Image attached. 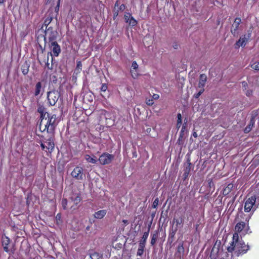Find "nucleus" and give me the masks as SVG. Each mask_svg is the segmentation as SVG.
<instances>
[{"instance_id": "obj_17", "label": "nucleus", "mask_w": 259, "mask_h": 259, "mask_svg": "<svg viewBox=\"0 0 259 259\" xmlns=\"http://www.w3.org/2000/svg\"><path fill=\"white\" fill-rule=\"evenodd\" d=\"M207 80V76L205 74H202L200 75L198 87L200 89H203Z\"/></svg>"}, {"instance_id": "obj_1", "label": "nucleus", "mask_w": 259, "mask_h": 259, "mask_svg": "<svg viewBox=\"0 0 259 259\" xmlns=\"http://www.w3.org/2000/svg\"><path fill=\"white\" fill-rule=\"evenodd\" d=\"M249 227L248 225L243 222L238 223L235 227V233L233 235L232 240L227 246L228 258L232 259L234 255L239 256V254L245 253L249 249V246L245 245L242 238H240L239 233L245 235L248 233Z\"/></svg>"}, {"instance_id": "obj_29", "label": "nucleus", "mask_w": 259, "mask_h": 259, "mask_svg": "<svg viewBox=\"0 0 259 259\" xmlns=\"http://www.w3.org/2000/svg\"><path fill=\"white\" fill-rule=\"evenodd\" d=\"M251 67L255 70H259V62L252 64L251 65Z\"/></svg>"}, {"instance_id": "obj_18", "label": "nucleus", "mask_w": 259, "mask_h": 259, "mask_svg": "<svg viewBox=\"0 0 259 259\" xmlns=\"http://www.w3.org/2000/svg\"><path fill=\"white\" fill-rule=\"evenodd\" d=\"M149 229H148V231L147 232L144 233L142 239L140 242L139 245V246L145 248L146 242L149 235Z\"/></svg>"}, {"instance_id": "obj_51", "label": "nucleus", "mask_w": 259, "mask_h": 259, "mask_svg": "<svg viewBox=\"0 0 259 259\" xmlns=\"http://www.w3.org/2000/svg\"><path fill=\"white\" fill-rule=\"evenodd\" d=\"M12 215H13L14 217L15 216V214L14 212H11V214H10V217L11 218L12 217Z\"/></svg>"}, {"instance_id": "obj_22", "label": "nucleus", "mask_w": 259, "mask_h": 259, "mask_svg": "<svg viewBox=\"0 0 259 259\" xmlns=\"http://www.w3.org/2000/svg\"><path fill=\"white\" fill-rule=\"evenodd\" d=\"M81 197L78 194H74L71 197V200L75 205L78 204L81 201Z\"/></svg>"}, {"instance_id": "obj_26", "label": "nucleus", "mask_w": 259, "mask_h": 259, "mask_svg": "<svg viewBox=\"0 0 259 259\" xmlns=\"http://www.w3.org/2000/svg\"><path fill=\"white\" fill-rule=\"evenodd\" d=\"M90 257L92 259H100L101 255L98 252H94L90 254Z\"/></svg>"}, {"instance_id": "obj_19", "label": "nucleus", "mask_w": 259, "mask_h": 259, "mask_svg": "<svg viewBox=\"0 0 259 259\" xmlns=\"http://www.w3.org/2000/svg\"><path fill=\"white\" fill-rule=\"evenodd\" d=\"M106 213L107 211L106 210H100L95 213L94 217L96 219H101L106 215Z\"/></svg>"}, {"instance_id": "obj_53", "label": "nucleus", "mask_w": 259, "mask_h": 259, "mask_svg": "<svg viewBox=\"0 0 259 259\" xmlns=\"http://www.w3.org/2000/svg\"><path fill=\"white\" fill-rule=\"evenodd\" d=\"M9 259H15L13 256L10 257Z\"/></svg>"}, {"instance_id": "obj_43", "label": "nucleus", "mask_w": 259, "mask_h": 259, "mask_svg": "<svg viewBox=\"0 0 259 259\" xmlns=\"http://www.w3.org/2000/svg\"><path fill=\"white\" fill-rule=\"evenodd\" d=\"M102 114H104L106 119L108 117V113L105 110L102 111Z\"/></svg>"}, {"instance_id": "obj_45", "label": "nucleus", "mask_w": 259, "mask_h": 259, "mask_svg": "<svg viewBox=\"0 0 259 259\" xmlns=\"http://www.w3.org/2000/svg\"><path fill=\"white\" fill-rule=\"evenodd\" d=\"M15 7V4H13L12 3H11L9 6V7H10V8H12V9L14 10V8Z\"/></svg>"}, {"instance_id": "obj_55", "label": "nucleus", "mask_w": 259, "mask_h": 259, "mask_svg": "<svg viewBox=\"0 0 259 259\" xmlns=\"http://www.w3.org/2000/svg\"><path fill=\"white\" fill-rule=\"evenodd\" d=\"M71 208L72 209H75L76 208L75 207H73V206H72L71 207Z\"/></svg>"}, {"instance_id": "obj_49", "label": "nucleus", "mask_w": 259, "mask_h": 259, "mask_svg": "<svg viewBox=\"0 0 259 259\" xmlns=\"http://www.w3.org/2000/svg\"><path fill=\"white\" fill-rule=\"evenodd\" d=\"M193 135L195 138L197 137V133L196 132H194L193 134Z\"/></svg>"}, {"instance_id": "obj_11", "label": "nucleus", "mask_w": 259, "mask_h": 259, "mask_svg": "<svg viewBox=\"0 0 259 259\" xmlns=\"http://www.w3.org/2000/svg\"><path fill=\"white\" fill-rule=\"evenodd\" d=\"M138 65L136 61H134L132 62L131 68V73L133 78H136L139 75Z\"/></svg>"}, {"instance_id": "obj_56", "label": "nucleus", "mask_w": 259, "mask_h": 259, "mask_svg": "<svg viewBox=\"0 0 259 259\" xmlns=\"http://www.w3.org/2000/svg\"><path fill=\"white\" fill-rule=\"evenodd\" d=\"M243 84H244V85H245V84H246V83L245 82H243Z\"/></svg>"}, {"instance_id": "obj_28", "label": "nucleus", "mask_w": 259, "mask_h": 259, "mask_svg": "<svg viewBox=\"0 0 259 259\" xmlns=\"http://www.w3.org/2000/svg\"><path fill=\"white\" fill-rule=\"evenodd\" d=\"M38 112L40 114V119L43 117V115L45 113H48L47 112L45 111V109L43 107H39L37 109Z\"/></svg>"}, {"instance_id": "obj_5", "label": "nucleus", "mask_w": 259, "mask_h": 259, "mask_svg": "<svg viewBox=\"0 0 259 259\" xmlns=\"http://www.w3.org/2000/svg\"><path fill=\"white\" fill-rule=\"evenodd\" d=\"M184 219L183 217H181L179 218H174L172 221V227L171 232L170 234L171 236L173 237L178 229L182 227Z\"/></svg>"}, {"instance_id": "obj_13", "label": "nucleus", "mask_w": 259, "mask_h": 259, "mask_svg": "<svg viewBox=\"0 0 259 259\" xmlns=\"http://www.w3.org/2000/svg\"><path fill=\"white\" fill-rule=\"evenodd\" d=\"M124 19L126 23L133 26L137 24V21L134 18L130 13H125L124 14Z\"/></svg>"}, {"instance_id": "obj_35", "label": "nucleus", "mask_w": 259, "mask_h": 259, "mask_svg": "<svg viewBox=\"0 0 259 259\" xmlns=\"http://www.w3.org/2000/svg\"><path fill=\"white\" fill-rule=\"evenodd\" d=\"M82 68V63L80 61H78L77 62V66L76 70H78L79 72L81 70Z\"/></svg>"}, {"instance_id": "obj_47", "label": "nucleus", "mask_w": 259, "mask_h": 259, "mask_svg": "<svg viewBox=\"0 0 259 259\" xmlns=\"http://www.w3.org/2000/svg\"><path fill=\"white\" fill-rule=\"evenodd\" d=\"M122 222H123L124 224H128V221H127V220H123L122 221Z\"/></svg>"}, {"instance_id": "obj_7", "label": "nucleus", "mask_w": 259, "mask_h": 259, "mask_svg": "<svg viewBox=\"0 0 259 259\" xmlns=\"http://www.w3.org/2000/svg\"><path fill=\"white\" fill-rule=\"evenodd\" d=\"M114 159V155L107 153H103L99 157V161L102 165L110 164Z\"/></svg>"}, {"instance_id": "obj_9", "label": "nucleus", "mask_w": 259, "mask_h": 259, "mask_svg": "<svg viewBox=\"0 0 259 259\" xmlns=\"http://www.w3.org/2000/svg\"><path fill=\"white\" fill-rule=\"evenodd\" d=\"M72 177L78 180L83 179V168L80 166L75 167L71 174Z\"/></svg>"}, {"instance_id": "obj_36", "label": "nucleus", "mask_w": 259, "mask_h": 259, "mask_svg": "<svg viewBox=\"0 0 259 259\" xmlns=\"http://www.w3.org/2000/svg\"><path fill=\"white\" fill-rule=\"evenodd\" d=\"M146 104L149 106H151L153 104L154 102L153 99H147L146 101Z\"/></svg>"}, {"instance_id": "obj_46", "label": "nucleus", "mask_w": 259, "mask_h": 259, "mask_svg": "<svg viewBox=\"0 0 259 259\" xmlns=\"http://www.w3.org/2000/svg\"><path fill=\"white\" fill-rule=\"evenodd\" d=\"M159 97V95L157 94H154L153 96V98L154 99H157Z\"/></svg>"}, {"instance_id": "obj_31", "label": "nucleus", "mask_w": 259, "mask_h": 259, "mask_svg": "<svg viewBox=\"0 0 259 259\" xmlns=\"http://www.w3.org/2000/svg\"><path fill=\"white\" fill-rule=\"evenodd\" d=\"M144 249V247H142L139 246V248L138 249L137 253V255L141 256L143 254Z\"/></svg>"}, {"instance_id": "obj_42", "label": "nucleus", "mask_w": 259, "mask_h": 259, "mask_svg": "<svg viewBox=\"0 0 259 259\" xmlns=\"http://www.w3.org/2000/svg\"><path fill=\"white\" fill-rule=\"evenodd\" d=\"M155 242H156V237H155V236L153 235L151 239V244L152 245H153L155 244Z\"/></svg>"}, {"instance_id": "obj_16", "label": "nucleus", "mask_w": 259, "mask_h": 259, "mask_svg": "<svg viewBox=\"0 0 259 259\" xmlns=\"http://www.w3.org/2000/svg\"><path fill=\"white\" fill-rule=\"evenodd\" d=\"M46 145L47 146V149L48 152L51 153L54 148V143L53 140L52 138H49L46 142H45Z\"/></svg>"}, {"instance_id": "obj_3", "label": "nucleus", "mask_w": 259, "mask_h": 259, "mask_svg": "<svg viewBox=\"0 0 259 259\" xmlns=\"http://www.w3.org/2000/svg\"><path fill=\"white\" fill-rule=\"evenodd\" d=\"M256 197L255 196H252L246 200L244 202V211L246 212H250L251 214L255 210L257 206L255 204Z\"/></svg>"}, {"instance_id": "obj_34", "label": "nucleus", "mask_w": 259, "mask_h": 259, "mask_svg": "<svg viewBox=\"0 0 259 259\" xmlns=\"http://www.w3.org/2000/svg\"><path fill=\"white\" fill-rule=\"evenodd\" d=\"M159 199L158 198H156L154 200L153 204H152V207L154 208H155L157 207L158 204Z\"/></svg>"}, {"instance_id": "obj_15", "label": "nucleus", "mask_w": 259, "mask_h": 259, "mask_svg": "<svg viewBox=\"0 0 259 259\" xmlns=\"http://www.w3.org/2000/svg\"><path fill=\"white\" fill-rule=\"evenodd\" d=\"M184 248L183 246V244L182 243H181L179 244L178 247H177V250L176 253V255H177L178 257L181 258L184 254Z\"/></svg>"}, {"instance_id": "obj_54", "label": "nucleus", "mask_w": 259, "mask_h": 259, "mask_svg": "<svg viewBox=\"0 0 259 259\" xmlns=\"http://www.w3.org/2000/svg\"><path fill=\"white\" fill-rule=\"evenodd\" d=\"M86 229L87 230H90V227L89 226L87 227Z\"/></svg>"}, {"instance_id": "obj_30", "label": "nucleus", "mask_w": 259, "mask_h": 259, "mask_svg": "<svg viewBox=\"0 0 259 259\" xmlns=\"http://www.w3.org/2000/svg\"><path fill=\"white\" fill-rule=\"evenodd\" d=\"M119 7V3H118V2L117 1L115 4V7H114V17H116L118 14V12H119V11L118 10H116V7Z\"/></svg>"}, {"instance_id": "obj_37", "label": "nucleus", "mask_w": 259, "mask_h": 259, "mask_svg": "<svg viewBox=\"0 0 259 259\" xmlns=\"http://www.w3.org/2000/svg\"><path fill=\"white\" fill-rule=\"evenodd\" d=\"M56 220L57 224L59 225L60 222L61 221V214L58 213L56 216Z\"/></svg>"}, {"instance_id": "obj_6", "label": "nucleus", "mask_w": 259, "mask_h": 259, "mask_svg": "<svg viewBox=\"0 0 259 259\" xmlns=\"http://www.w3.org/2000/svg\"><path fill=\"white\" fill-rule=\"evenodd\" d=\"M60 97V93L57 91H50L48 93V100L49 104L54 106Z\"/></svg>"}, {"instance_id": "obj_10", "label": "nucleus", "mask_w": 259, "mask_h": 259, "mask_svg": "<svg viewBox=\"0 0 259 259\" xmlns=\"http://www.w3.org/2000/svg\"><path fill=\"white\" fill-rule=\"evenodd\" d=\"M241 21V20L240 18H236L232 24L231 32L234 36L237 35L238 34V29Z\"/></svg>"}, {"instance_id": "obj_23", "label": "nucleus", "mask_w": 259, "mask_h": 259, "mask_svg": "<svg viewBox=\"0 0 259 259\" xmlns=\"http://www.w3.org/2000/svg\"><path fill=\"white\" fill-rule=\"evenodd\" d=\"M52 19H53L52 16H51L50 15L48 16L46 18V19L44 21V24H43L42 28H43L44 26H45L46 29L48 28V26L50 24V23L51 22V21H52Z\"/></svg>"}, {"instance_id": "obj_4", "label": "nucleus", "mask_w": 259, "mask_h": 259, "mask_svg": "<svg viewBox=\"0 0 259 259\" xmlns=\"http://www.w3.org/2000/svg\"><path fill=\"white\" fill-rule=\"evenodd\" d=\"M252 33V30L251 29L248 30L246 34H242L240 36L239 39L237 41L235 44V48H238L240 47H244L247 43L248 40L251 37Z\"/></svg>"}, {"instance_id": "obj_2", "label": "nucleus", "mask_w": 259, "mask_h": 259, "mask_svg": "<svg viewBox=\"0 0 259 259\" xmlns=\"http://www.w3.org/2000/svg\"><path fill=\"white\" fill-rule=\"evenodd\" d=\"M57 125L56 115L45 113L40 119L39 128L41 132L47 131L52 133Z\"/></svg>"}, {"instance_id": "obj_50", "label": "nucleus", "mask_w": 259, "mask_h": 259, "mask_svg": "<svg viewBox=\"0 0 259 259\" xmlns=\"http://www.w3.org/2000/svg\"><path fill=\"white\" fill-rule=\"evenodd\" d=\"M185 126L184 125H183L182 130H181V132H183L185 130Z\"/></svg>"}, {"instance_id": "obj_8", "label": "nucleus", "mask_w": 259, "mask_h": 259, "mask_svg": "<svg viewBox=\"0 0 259 259\" xmlns=\"http://www.w3.org/2000/svg\"><path fill=\"white\" fill-rule=\"evenodd\" d=\"M2 244L4 247V249L6 252H11L13 254L14 253L15 249L14 247V246L12 245L11 247L10 240L7 237H5L3 238L2 240Z\"/></svg>"}, {"instance_id": "obj_39", "label": "nucleus", "mask_w": 259, "mask_h": 259, "mask_svg": "<svg viewBox=\"0 0 259 259\" xmlns=\"http://www.w3.org/2000/svg\"><path fill=\"white\" fill-rule=\"evenodd\" d=\"M40 146L43 150H45L46 152H48V150L47 149V147H48L45 143H41L40 144Z\"/></svg>"}, {"instance_id": "obj_25", "label": "nucleus", "mask_w": 259, "mask_h": 259, "mask_svg": "<svg viewBox=\"0 0 259 259\" xmlns=\"http://www.w3.org/2000/svg\"><path fill=\"white\" fill-rule=\"evenodd\" d=\"M41 88V84L40 82H38L36 83L35 86V95L38 96L40 92Z\"/></svg>"}, {"instance_id": "obj_52", "label": "nucleus", "mask_w": 259, "mask_h": 259, "mask_svg": "<svg viewBox=\"0 0 259 259\" xmlns=\"http://www.w3.org/2000/svg\"><path fill=\"white\" fill-rule=\"evenodd\" d=\"M59 3H60V0H58V5L57 6V8L59 7Z\"/></svg>"}, {"instance_id": "obj_40", "label": "nucleus", "mask_w": 259, "mask_h": 259, "mask_svg": "<svg viewBox=\"0 0 259 259\" xmlns=\"http://www.w3.org/2000/svg\"><path fill=\"white\" fill-rule=\"evenodd\" d=\"M125 6L123 4L121 5L117 10L123 11L125 9Z\"/></svg>"}, {"instance_id": "obj_27", "label": "nucleus", "mask_w": 259, "mask_h": 259, "mask_svg": "<svg viewBox=\"0 0 259 259\" xmlns=\"http://www.w3.org/2000/svg\"><path fill=\"white\" fill-rule=\"evenodd\" d=\"M178 120L177 123V127L179 128L182 123V115L181 113H178L177 115Z\"/></svg>"}, {"instance_id": "obj_14", "label": "nucleus", "mask_w": 259, "mask_h": 259, "mask_svg": "<svg viewBox=\"0 0 259 259\" xmlns=\"http://www.w3.org/2000/svg\"><path fill=\"white\" fill-rule=\"evenodd\" d=\"M52 51L55 56H58L61 52V49L56 41H53L51 43Z\"/></svg>"}, {"instance_id": "obj_21", "label": "nucleus", "mask_w": 259, "mask_h": 259, "mask_svg": "<svg viewBox=\"0 0 259 259\" xmlns=\"http://www.w3.org/2000/svg\"><path fill=\"white\" fill-rule=\"evenodd\" d=\"M254 124V120L253 118H252L250 121L249 124L244 128V132L245 133H249L252 129L253 124Z\"/></svg>"}, {"instance_id": "obj_33", "label": "nucleus", "mask_w": 259, "mask_h": 259, "mask_svg": "<svg viewBox=\"0 0 259 259\" xmlns=\"http://www.w3.org/2000/svg\"><path fill=\"white\" fill-rule=\"evenodd\" d=\"M61 205L64 209L67 208V200L66 199H63L61 201Z\"/></svg>"}, {"instance_id": "obj_41", "label": "nucleus", "mask_w": 259, "mask_h": 259, "mask_svg": "<svg viewBox=\"0 0 259 259\" xmlns=\"http://www.w3.org/2000/svg\"><path fill=\"white\" fill-rule=\"evenodd\" d=\"M203 91L204 89H201L199 92L196 95V97L198 98L201 95V94L203 92Z\"/></svg>"}, {"instance_id": "obj_20", "label": "nucleus", "mask_w": 259, "mask_h": 259, "mask_svg": "<svg viewBox=\"0 0 259 259\" xmlns=\"http://www.w3.org/2000/svg\"><path fill=\"white\" fill-rule=\"evenodd\" d=\"M84 159L88 162L92 164H96L97 162V159L95 156H91L90 155L86 154L84 156Z\"/></svg>"}, {"instance_id": "obj_24", "label": "nucleus", "mask_w": 259, "mask_h": 259, "mask_svg": "<svg viewBox=\"0 0 259 259\" xmlns=\"http://www.w3.org/2000/svg\"><path fill=\"white\" fill-rule=\"evenodd\" d=\"M29 67V65L27 63H25L22 65L21 70L23 74L25 75L28 73Z\"/></svg>"}, {"instance_id": "obj_32", "label": "nucleus", "mask_w": 259, "mask_h": 259, "mask_svg": "<svg viewBox=\"0 0 259 259\" xmlns=\"http://www.w3.org/2000/svg\"><path fill=\"white\" fill-rule=\"evenodd\" d=\"M191 169V163L190 161L188 162L187 164V166H186L185 169H184V171L188 172L190 173V171Z\"/></svg>"}, {"instance_id": "obj_57", "label": "nucleus", "mask_w": 259, "mask_h": 259, "mask_svg": "<svg viewBox=\"0 0 259 259\" xmlns=\"http://www.w3.org/2000/svg\"><path fill=\"white\" fill-rule=\"evenodd\" d=\"M257 199L259 200V197H257Z\"/></svg>"}, {"instance_id": "obj_12", "label": "nucleus", "mask_w": 259, "mask_h": 259, "mask_svg": "<svg viewBox=\"0 0 259 259\" xmlns=\"http://www.w3.org/2000/svg\"><path fill=\"white\" fill-rule=\"evenodd\" d=\"M45 35L46 36L48 37L49 40H52L56 38L57 32L53 30L52 27H49L48 28L46 29Z\"/></svg>"}, {"instance_id": "obj_44", "label": "nucleus", "mask_w": 259, "mask_h": 259, "mask_svg": "<svg viewBox=\"0 0 259 259\" xmlns=\"http://www.w3.org/2000/svg\"><path fill=\"white\" fill-rule=\"evenodd\" d=\"M189 172L184 171V177L185 179H186L189 176Z\"/></svg>"}, {"instance_id": "obj_38", "label": "nucleus", "mask_w": 259, "mask_h": 259, "mask_svg": "<svg viewBox=\"0 0 259 259\" xmlns=\"http://www.w3.org/2000/svg\"><path fill=\"white\" fill-rule=\"evenodd\" d=\"M107 88H108V87H107V84L105 83H104V84H102V87L101 88V90L102 92H105L107 90Z\"/></svg>"}, {"instance_id": "obj_48", "label": "nucleus", "mask_w": 259, "mask_h": 259, "mask_svg": "<svg viewBox=\"0 0 259 259\" xmlns=\"http://www.w3.org/2000/svg\"><path fill=\"white\" fill-rule=\"evenodd\" d=\"M5 0H0V6L3 5L4 2H5Z\"/></svg>"}]
</instances>
